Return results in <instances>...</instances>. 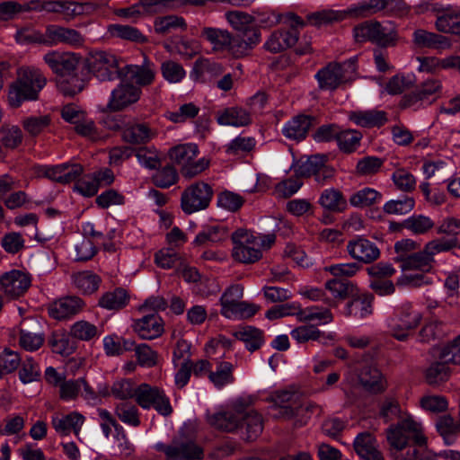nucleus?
<instances>
[{"label": "nucleus", "instance_id": "nucleus-1", "mask_svg": "<svg viewBox=\"0 0 460 460\" xmlns=\"http://www.w3.org/2000/svg\"><path fill=\"white\" fill-rule=\"evenodd\" d=\"M390 447L396 450L398 460H437V455L427 447L422 425L411 415L402 418L386 430Z\"/></svg>", "mask_w": 460, "mask_h": 460}, {"label": "nucleus", "instance_id": "nucleus-2", "mask_svg": "<svg viewBox=\"0 0 460 460\" xmlns=\"http://www.w3.org/2000/svg\"><path fill=\"white\" fill-rule=\"evenodd\" d=\"M47 80L41 71L35 67H21L16 80L10 85L8 102L13 108L24 102L36 101Z\"/></svg>", "mask_w": 460, "mask_h": 460}, {"label": "nucleus", "instance_id": "nucleus-3", "mask_svg": "<svg viewBox=\"0 0 460 460\" xmlns=\"http://www.w3.org/2000/svg\"><path fill=\"white\" fill-rule=\"evenodd\" d=\"M421 319L422 314L414 309L411 303L403 302L394 308L388 318V332L397 341H405L411 336V332L420 325Z\"/></svg>", "mask_w": 460, "mask_h": 460}, {"label": "nucleus", "instance_id": "nucleus-4", "mask_svg": "<svg viewBox=\"0 0 460 460\" xmlns=\"http://www.w3.org/2000/svg\"><path fill=\"white\" fill-rule=\"evenodd\" d=\"M198 155L199 147L196 144L179 145L169 151L171 160L181 166V172L186 178H193L208 168V160H195Z\"/></svg>", "mask_w": 460, "mask_h": 460}, {"label": "nucleus", "instance_id": "nucleus-5", "mask_svg": "<svg viewBox=\"0 0 460 460\" xmlns=\"http://www.w3.org/2000/svg\"><path fill=\"white\" fill-rule=\"evenodd\" d=\"M120 59L107 51H95L86 59V67L93 76L100 81H113L120 79Z\"/></svg>", "mask_w": 460, "mask_h": 460}, {"label": "nucleus", "instance_id": "nucleus-6", "mask_svg": "<svg viewBox=\"0 0 460 460\" xmlns=\"http://www.w3.org/2000/svg\"><path fill=\"white\" fill-rule=\"evenodd\" d=\"M356 61L357 58H352L343 63H330L320 69L315 75L319 87L323 90H334L349 80L356 72Z\"/></svg>", "mask_w": 460, "mask_h": 460}, {"label": "nucleus", "instance_id": "nucleus-7", "mask_svg": "<svg viewBox=\"0 0 460 460\" xmlns=\"http://www.w3.org/2000/svg\"><path fill=\"white\" fill-rule=\"evenodd\" d=\"M243 294V288L239 284L232 285L225 290L219 300L222 315L226 318L251 317L256 314L258 306L240 301Z\"/></svg>", "mask_w": 460, "mask_h": 460}, {"label": "nucleus", "instance_id": "nucleus-8", "mask_svg": "<svg viewBox=\"0 0 460 460\" xmlns=\"http://www.w3.org/2000/svg\"><path fill=\"white\" fill-rule=\"evenodd\" d=\"M200 37L208 41L216 51L228 50L236 58L247 53V43L239 40L226 30L204 27L200 31Z\"/></svg>", "mask_w": 460, "mask_h": 460}, {"label": "nucleus", "instance_id": "nucleus-9", "mask_svg": "<svg viewBox=\"0 0 460 460\" xmlns=\"http://www.w3.org/2000/svg\"><path fill=\"white\" fill-rule=\"evenodd\" d=\"M213 195L214 190L208 183L196 181L182 191L181 208L188 215L204 210L209 207Z\"/></svg>", "mask_w": 460, "mask_h": 460}, {"label": "nucleus", "instance_id": "nucleus-10", "mask_svg": "<svg viewBox=\"0 0 460 460\" xmlns=\"http://www.w3.org/2000/svg\"><path fill=\"white\" fill-rule=\"evenodd\" d=\"M155 449L163 452L166 460H199L204 456L202 447L188 438H175L168 445L157 443Z\"/></svg>", "mask_w": 460, "mask_h": 460}, {"label": "nucleus", "instance_id": "nucleus-11", "mask_svg": "<svg viewBox=\"0 0 460 460\" xmlns=\"http://www.w3.org/2000/svg\"><path fill=\"white\" fill-rule=\"evenodd\" d=\"M136 402L141 408L145 410L154 408L159 414L165 417L172 412L170 399L165 392L158 386L146 383L137 386Z\"/></svg>", "mask_w": 460, "mask_h": 460}, {"label": "nucleus", "instance_id": "nucleus-12", "mask_svg": "<svg viewBox=\"0 0 460 460\" xmlns=\"http://www.w3.org/2000/svg\"><path fill=\"white\" fill-rule=\"evenodd\" d=\"M226 18L231 26L238 32L234 37L247 43V52L259 43L260 31L252 26L254 18L243 11H229Z\"/></svg>", "mask_w": 460, "mask_h": 460}, {"label": "nucleus", "instance_id": "nucleus-13", "mask_svg": "<svg viewBox=\"0 0 460 460\" xmlns=\"http://www.w3.org/2000/svg\"><path fill=\"white\" fill-rule=\"evenodd\" d=\"M234 243L233 258L242 263L252 264L262 257V252L253 241V233L245 229H237L232 234Z\"/></svg>", "mask_w": 460, "mask_h": 460}, {"label": "nucleus", "instance_id": "nucleus-14", "mask_svg": "<svg viewBox=\"0 0 460 460\" xmlns=\"http://www.w3.org/2000/svg\"><path fill=\"white\" fill-rule=\"evenodd\" d=\"M443 247L437 242H428L422 250L415 251L400 265L402 271L431 272L435 265V255L442 252Z\"/></svg>", "mask_w": 460, "mask_h": 460}, {"label": "nucleus", "instance_id": "nucleus-15", "mask_svg": "<svg viewBox=\"0 0 460 460\" xmlns=\"http://www.w3.org/2000/svg\"><path fill=\"white\" fill-rule=\"evenodd\" d=\"M142 90L130 82L120 80L111 91L104 111L111 112L122 111L138 102Z\"/></svg>", "mask_w": 460, "mask_h": 460}, {"label": "nucleus", "instance_id": "nucleus-16", "mask_svg": "<svg viewBox=\"0 0 460 460\" xmlns=\"http://www.w3.org/2000/svg\"><path fill=\"white\" fill-rule=\"evenodd\" d=\"M155 77V66L146 57L141 65H126L121 67L120 80L135 83L140 89L153 84Z\"/></svg>", "mask_w": 460, "mask_h": 460}, {"label": "nucleus", "instance_id": "nucleus-17", "mask_svg": "<svg viewBox=\"0 0 460 460\" xmlns=\"http://www.w3.org/2000/svg\"><path fill=\"white\" fill-rule=\"evenodd\" d=\"M346 252L353 260L365 264L372 263L380 257V250L376 244L362 236L349 240Z\"/></svg>", "mask_w": 460, "mask_h": 460}, {"label": "nucleus", "instance_id": "nucleus-18", "mask_svg": "<svg viewBox=\"0 0 460 460\" xmlns=\"http://www.w3.org/2000/svg\"><path fill=\"white\" fill-rule=\"evenodd\" d=\"M31 278L29 273L13 270L0 278V290L7 296L16 298L22 296L31 287Z\"/></svg>", "mask_w": 460, "mask_h": 460}, {"label": "nucleus", "instance_id": "nucleus-19", "mask_svg": "<svg viewBox=\"0 0 460 460\" xmlns=\"http://www.w3.org/2000/svg\"><path fill=\"white\" fill-rule=\"evenodd\" d=\"M273 409L278 418L291 419L300 415L303 408L298 394L290 391H278L272 395Z\"/></svg>", "mask_w": 460, "mask_h": 460}, {"label": "nucleus", "instance_id": "nucleus-20", "mask_svg": "<svg viewBox=\"0 0 460 460\" xmlns=\"http://www.w3.org/2000/svg\"><path fill=\"white\" fill-rule=\"evenodd\" d=\"M84 42V36L75 29L56 24H49L45 29V46L47 47L59 44L81 46Z\"/></svg>", "mask_w": 460, "mask_h": 460}, {"label": "nucleus", "instance_id": "nucleus-21", "mask_svg": "<svg viewBox=\"0 0 460 460\" xmlns=\"http://www.w3.org/2000/svg\"><path fill=\"white\" fill-rule=\"evenodd\" d=\"M85 302L77 296H67L61 297L53 303L49 307V314L55 320L69 319L84 310Z\"/></svg>", "mask_w": 460, "mask_h": 460}, {"label": "nucleus", "instance_id": "nucleus-22", "mask_svg": "<svg viewBox=\"0 0 460 460\" xmlns=\"http://www.w3.org/2000/svg\"><path fill=\"white\" fill-rule=\"evenodd\" d=\"M436 232L438 234L447 236L431 240V242H437L443 247L442 252L460 249V219L456 217L444 218L438 226Z\"/></svg>", "mask_w": 460, "mask_h": 460}, {"label": "nucleus", "instance_id": "nucleus-23", "mask_svg": "<svg viewBox=\"0 0 460 460\" xmlns=\"http://www.w3.org/2000/svg\"><path fill=\"white\" fill-rule=\"evenodd\" d=\"M43 60L56 75V78L70 75L78 66V58L69 52L49 51Z\"/></svg>", "mask_w": 460, "mask_h": 460}, {"label": "nucleus", "instance_id": "nucleus-24", "mask_svg": "<svg viewBox=\"0 0 460 460\" xmlns=\"http://www.w3.org/2000/svg\"><path fill=\"white\" fill-rule=\"evenodd\" d=\"M164 320L158 314H147L133 321V331L143 340H154L164 332Z\"/></svg>", "mask_w": 460, "mask_h": 460}, {"label": "nucleus", "instance_id": "nucleus-25", "mask_svg": "<svg viewBox=\"0 0 460 460\" xmlns=\"http://www.w3.org/2000/svg\"><path fill=\"white\" fill-rule=\"evenodd\" d=\"M316 124V118L312 115L298 114L289 119L282 128V134L290 140H304L309 129Z\"/></svg>", "mask_w": 460, "mask_h": 460}, {"label": "nucleus", "instance_id": "nucleus-26", "mask_svg": "<svg viewBox=\"0 0 460 460\" xmlns=\"http://www.w3.org/2000/svg\"><path fill=\"white\" fill-rule=\"evenodd\" d=\"M84 420L85 419L81 413L72 411L68 414L53 415L51 425L59 436H68L73 433L78 437Z\"/></svg>", "mask_w": 460, "mask_h": 460}, {"label": "nucleus", "instance_id": "nucleus-27", "mask_svg": "<svg viewBox=\"0 0 460 460\" xmlns=\"http://www.w3.org/2000/svg\"><path fill=\"white\" fill-rule=\"evenodd\" d=\"M298 40V31L295 27L274 31L264 43V48L271 53H279L293 47Z\"/></svg>", "mask_w": 460, "mask_h": 460}, {"label": "nucleus", "instance_id": "nucleus-28", "mask_svg": "<svg viewBox=\"0 0 460 460\" xmlns=\"http://www.w3.org/2000/svg\"><path fill=\"white\" fill-rule=\"evenodd\" d=\"M358 378L362 387L369 393L380 394L385 388V381L380 370L372 365H363L358 370Z\"/></svg>", "mask_w": 460, "mask_h": 460}, {"label": "nucleus", "instance_id": "nucleus-29", "mask_svg": "<svg viewBox=\"0 0 460 460\" xmlns=\"http://www.w3.org/2000/svg\"><path fill=\"white\" fill-rule=\"evenodd\" d=\"M157 131L146 123H128L122 129V139L132 145H144L150 142Z\"/></svg>", "mask_w": 460, "mask_h": 460}, {"label": "nucleus", "instance_id": "nucleus-30", "mask_svg": "<svg viewBox=\"0 0 460 460\" xmlns=\"http://www.w3.org/2000/svg\"><path fill=\"white\" fill-rule=\"evenodd\" d=\"M349 119L361 128H381L387 121V113L378 110H358L349 113Z\"/></svg>", "mask_w": 460, "mask_h": 460}, {"label": "nucleus", "instance_id": "nucleus-31", "mask_svg": "<svg viewBox=\"0 0 460 460\" xmlns=\"http://www.w3.org/2000/svg\"><path fill=\"white\" fill-rule=\"evenodd\" d=\"M207 420L211 427L221 431L234 432L239 429L243 430L241 416L232 411L208 414Z\"/></svg>", "mask_w": 460, "mask_h": 460}, {"label": "nucleus", "instance_id": "nucleus-32", "mask_svg": "<svg viewBox=\"0 0 460 460\" xmlns=\"http://www.w3.org/2000/svg\"><path fill=\"white\" fill-rule=\"evenodd\" d=\"M354 449L363 460H384L376 448L375 438L367 432L360 433L354 440Z\"/></svg>", "mask_w": 460, "mask_h": 460}, {"label": "nucleus", "instance_id": "nucleus-33", "mask_svg": "<svg viewBox=\"0 0 460 460\" xmlns=\"http://www.w3.org/2000/svg\"><path fill=\"white\" fill-rule=\"evenodd\" d=\"M374 296L370 294H362L348 302L344 308V314L348 317L363 319L373 313Z\"/></svg>", "mask_w": 460, "mask_h": 460}, {"label": "nucleus", "instance_id": "nucleus-34", "mask_svg": "<svg viewBox=\"0 0 460 460\" xmlns=\"http://www.w3.org/2000/svg\"><path fill=\"white\" fill-rule=\"evenodd\" d=\"M71 279L75 288L84 296L95 293L102 283L101 277L92 270L75 272Z\"/></svg>", "mask_w": 460, "mask_h": 460}, {"label": "nucleus", "instance_id": "nucleus-35", "mask_svg": "<svg viewBox=\"0 0 460 460\" xmlns=\"http://www.w3.org/2000/svg\"><path fill=\"white\" fill-rule=\"evenodd\" d=\"M129 299V294L126 289L116 288L100 296L98 306L109 311H119L128 305Z\"/></svg>", "mask_w": 460, "mask_h": 460}, {"label": "nucleus", "instance_id": "nucleus-36", "mask_svg": "<svg viewBox=\"0 0 460 460\" xmlns=\"http://www.w3.org/2000/svg\"><path fill=\"white\" fill-rule=\"evenodd\" d=\"M217 120L220 125L243 127L251 123L250 113L240 107H230L217 113Z\"/></svg>", "mask_w": 460, "mask_h": 460}, {"label": "nucleus", "instance_id": "nucleus-37", "mask_svg": "<svg viewBox=\"0 0 460 460\" xmlns=\"http://www.w3.org/2000/svg\"><path fill=\"white\" fill-rule=\"evenodd\" d=\"M413 42L419 48L447 49L450 47L449 40L434 32L418 29L413 32Z\"/></svg>", "mask_w": 460, "mask_h": 460}, {"label": "nucleus", "instance_id": "nucleus-38", "mask_svg": "<svg viewBox=\"0 0 460 460\" xmlns=\"http://www.w3.org/2000/svg\"><path fill=\"white\" fill-rule=\"evenodd\" d=\"M324 163H327V157L324 155H314L305 158L302 157L294 167L295 174L301 178L314 176Z\"/></svg>", "mask_w": 460, "mask_h": 460}, {"label": "nucleus", "instance_id": "nucleus-39", "mask_svg": "<svg viewBox=\"0 0 460 460\" xmlns=\"http://www.w3.org/2000/svg\"><path fill=\"white\" fill-rule=\"evenodd\" d=\"M319 204L332 212H342L347 208V200L342 192L335 188L325 189L320 195Z\"/></svg>", "mask_w": 460, "mask_h": 460}, {"label": "nucleus", "instance_id": "nucleus-40", "mask_svg": "<svg viewBox=\"0 0 460 460\" xmlns=\"http://www.w3.org/2000/svg\"><path fill=\"white\" fill-rule=\"evenodd\" d=\"M234 336L236 340L243 341L245 344V348L253 352L259 349L263 342V332L252 326H244L234 332Z\"/></svg>", "mask_w": 460, "mask_h": 460}, {"label": "nucleus", "instance_id": "nucleus-41", "mask_svg": "<svg viewBox=\"0 0 460 460\" xmlns=\"http://www.w3.org/2000/svg\"><path fill=\"white\" fill-rule=\"evenodd\" d=\"M242 433L245 435L246 440H254L263 430V420L261 414L252 411L244 416H241Z\"/></svg>", "mask_w": 460, "mask_h": 460}, {"label": "nucleus", "instance_id": "nucleus-42", "mask_svg": "<svg viewBox=\"0 0 460 460\" xmlns=\"http://www.w3.org/2000/svg\"><path fill=\"white\" fill-rule=\"evenodd\" d=\"M435 25L440 32L460 35V11L447 9L437 18Z\"/></svg>", "mask_w": 460, "mask_h": 460}, {"label": "nucleus", "instance_id": "nucleus-43", "mask_svg": "<svg viewBox=\"0 0 460 460\" xmlns=\"http://www.w3.org/2000/svg\"><path fill=\"white\" fill-rule=\"evenodd\" d=\"M234 365L227 361H219L216 370L209 372V381L218 389L234 381Z\"/></svg>", "mask_w": 460, "mask_h": 460}, {"label": "nucleus", "instance_id": "nucleus-44", "mask_svg": "<svg viewBox=\"0 0 460 460\" xmlns=\"http://www.w3.org/2000/svg\"><path fill=\"white\" fill-rule=\"evenodd\" d=\"M228 236L227 228L221 225H212L203 227L194 239L197 245H204L208 243H219Z\"/></svg>", "mask_w": 460, "mask_h": 460}, {"label": "nucleus", "instance_id": "nucleus-45", "mask_svg": "<svg viewBox=\"0 0 460 460\" xmlns=\"http://www.w3.org/2000/svg\"><path fill=\"white\" fill-rule=\"evenodd\" d=\"M363 135L356 129L341 130L338 134L336 142L339 149L344 154H351L359 146Z\"/></svg>", "mask_w": 460, "mask_h": 460}, {"label": "nucleus", "instance_id": "nucleus-46", "mask_svg": "<svg viewBox=\"0 0 460 460\" xmlns=\"http://www.w3.org/2000/svg\"><path fill=\"white\" fill-rule=\"evenodd\" d=\"M56 84L58 91L65 96H74L84 88V81L75 72L64 77L56 78Z\"/></svg>", "mask_w": 460, "mask_h": 460}, {"label": "nucleus", "instance_id": "nucleus-47", "mask_svg": "<svg viewBox=\"0 0 460 460\" xmlns=\"http://www.w3.org/2000/svg\"><path fill=\"white\" fill-rule=\"evenodd\" d=\"M115 414L126 425L137 428L140 425V414L137 407L130 402L123 401L115 407Z\"/></svg>", "mask_w": 460, "mask_h": 460}, {"label": "nucleus", "instance_id": "nucleus-48", "mask_svg": "<svg viewBox=\"0 0 460 460\" xmlns=\"http://www.w3.org/2000/svg\"><path fill=\"white\" fill-rule=\"evenodd\" d=\"M408 414L402 411L399 402L393 397H385L379 404V417L385 423L394 420H401Z\"/></svg>", "mask_w": 460, "mask_h": 460}, {"label": "nucleus", "instance_id": "nucleus-49", "mask_svg": "<svg viewBox=\"0 0 460 460\" xmlns=\"http://www.w3.org/2000/svg\"><path fill=\"white\" fill-rule=\"evenodd\" d=\"M48 343L54 353L62 356H69L75 350L68 334L62 330L54 331L49 336Z\"/></svg>", "mask_w": 460, "mask_h": 460}, {"label": "nucleus", "instance_id": "nucleus-50", "mask_svg": "<svg viewBox=\"0 0 460 460\" xmlns=\"http://www.w3.org/2000/svg\"><path fill=\"white\" fill-rule=\"evenodd\" d=\"M436 429L448 445L452 444L455 441L456 435L460 433L457 422L449 414L439 416L437 419Z\"/></svg>", "mask_w": 460, "mask_h": 460}, {"label": "nucleus", "instance_id": "nucleus-51", "mask_svg": "<svg viewBox=\"0 0 460 460\" xmlns=\"http://www.w3.org/2000/svg\"><path fill=\"white\" fill-rule=\"evenodd\" d=\"M375 44L382 48L394 47L397 44L399 36L394 25L384 26L377 21L375 31Z\"/></svg>", "mask_w": 460, "mask_h": 460}, {"label": "nucleus", "instance_id": "nucleus-52", "mask_svg": "<svg viewBox=\"0 0 460 460\" xmlns=\"http://www.w3.org/2000/svg\"><path fill=\"white\" fill-rule=\"evenodd\" d=\"M402 226L414 234H425L435 226V222L424 215H413L402 223Z\"/></svg>", "mask_w": 460, "mask_h": 460}, {"label": "nucleus", "instance_id": "nucleus-53", "mask_svg": "<svg viewBox=\"0 0 460 460\" xmlns=\"http://www.w3.org/2000/svg\"><path fill=\"white\" fill-rule=\"evenodd\" d=\"M325 288L331 292L334 298L339 299L355 296L357 294V287L353 283L338 279L328 280L325 283Z\"/></svg>", "mask_w": 460, "mask_h": 460}, {"label": "nucleus", "instance_id": "nucleus-54", "mask_svg": "<svg viewBox=\"0 0 460 460\" xmlns=\"http://www.w3.org/2000/svg\"><path fill=\"white\" fill-rule=\"evenodd\" d=\"M22 139L23 135L18 126L4 124L0 127V142L5 148L18 147Z\"/></svg>", "mask_w": 460, "mask_h": 460}, {"label": "nucleus", "instance_id": "nucleus-55", "mask_svg": "<svg viewBox=\"0 0 460 460\" xmlns=\"http://www.w3.org/2000/svg\"><path fill=\"white\" fill-rule=\"evenodd\" d=\"M382 199V194L372 188H364L352 194L349 203L355 208L369 207Z\"/></svg>", "mask_w": 460, "mask_h": 460}, {"label": "nucleus", "instance_id": "nucleus-56", "mask_svg": "<svg viewBox=\"0 0 460 460\" xmlns=\"http://www.w3.org/2000/svg\"><path fill=\"white\" fill-rule=\"evenodd\" d=\"M34 10H46L51 13H65L68 15H77L83 11V7L73 2L68 1H49L45 2L40 7H33Z\"/></svg>", "mask_w": 460, "mask_h": 460}, {"label": "nucleus", "instance_id": "nucleus-57", "mask_svg": "<svg viewBox=\"0 0 460 460\" xmlns=\"http://www.w3.org/2000/svg\"><path fill=\"white\" fill-rule=\"evenodd\" d=\"M448 362L440 360L432 363L426 370L425 378L429 385L447 381L450 376Z\"/></svg>", "mask_w": 460, "mask_h": 460}, {"label": "nucleus", "instance_id": "nucleus-58", "mask_svg": "<svg viewBox=\"0 0 460 460\" xmlns=\"http://www.w3.org/2000/svg\"><path fill=\"white\" fill-rule=\"evenodd\" d=\"M14 38L19 44H40L45 46V31L42 32L32 26L18 29Z\"/></svg>", "mask_w": 460, "mask_h": 460}, {"label": "nucleus", "instance_id": "nucleus-59", "mask_svg": "<svg viewBox=\"0 0 460 460\" xmlns=\"http://www.w3.org/2000/svg\"><path fill=\"white\" fill-rule=\"evenodd\" d=\"M51 123L49 115L30 116L24 118L22 125L24 130L31 137L41 134Z\"/></svg>", "mask_w": 460, "mask_h": 460}, {"label": "nucleus", "instance_id": "nucleus-60", "mask_svg": "<svg viewBox=\"0 0 460 460\" xmlns=\"http://www.w3.org/2000/svg\"><path fill=\"white\" fill-rule=\"evenodd\" d=\"M58 387L60 399L63 401H71L78 396L82 387L87 388V384L83 378L68 380L65 378Z\"/></svg>", "mask_w": 460, "mask_h": 460}, {"label": "nucleus", "instance_id": "nucleus-61", "mask_svg": "<svg viewBox=\"0 0 460 460\" xmlns=\"http://www.w3.org/2000/svg\"><path fill=\"white\" fill-rule=\"evenodd\" d=\"M70 335L77 340L89 341L98 336V328L87 321H77L72 324Z\"/></svg>", "mask_w": 460, "mask_h": 460}, {"label": "nucleus", "instance_id": "nucleus-62", "mask_svg": "<svg viewBox=\"0 0 460 460\" xmlns=\"http://www.w3.org/2000/svg\"><path fill=\"white\" fill-rule=\"evenodd\" d=\"M135 155L137 161L147 169L155 170L161 165L160 153L153 146L136 149Z\"/></svg>", "mask_w": 460, "mask_h": 460}, {"label": "nucleus", "instance_id": "nucleus-63", "mask_svg": "<svg viewBox=\"0 0 460 460\" xmlns=\"http://www.w3.org/2000/svg\"><path fill=\"white\" fill-rule=\"evenodd\" d=\"M255 145L256 140L253 137L238 136L226 146V153L230 155H243L251 152Z\"/></svg>", "mask_w": 460, "mask_h": 460}, {"label": "nucleus", "instance_id": "nucleus-64", "mask_svg": "<svg viewBox=\"0 0 460 460\" xmlns=\"http://www.w3.org/2000/svg\"><path fill=\"white\" fill-rule=\"evenodd\" d=\"M415 206V200L411 197L404 196L402 199H391L384 207V212L390 215H405L411 212Z\"/></svg>", "mask_w": 460, "mask_h": 460}]
</instances>
